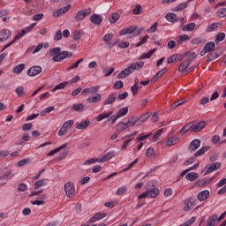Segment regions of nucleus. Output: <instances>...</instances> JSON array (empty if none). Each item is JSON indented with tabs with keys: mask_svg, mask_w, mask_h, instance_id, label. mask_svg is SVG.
Listing matches in <instances>:
<instances>
[{
	"mask_svg": "<svg viewBox=\"0 0 226 226\" xmlns=\"http://www.w3.org/2000/svg\"><path fill=\"white\" fill-rule=\"evenodd\" d=\"M50 56H53V61L55 63H61L64 59L73 57V54L69 51H61V48H53L49 49Z\"/></svg>",
	"mask_w": 226,
	"mask_h": 226,
	"instance_id": "nucleus-1",
	"label": "nucleus"
},
{
	"mask_svg": "<svg viewBox=\"0 0 226 226\" xmlns=\"http://www.w3.org/2000/svg\"><path fill=\"white\" fill-rule=\"evenodd\" d=\"M191 124V133H199L203 128H206V121L197 123V120L189 122Z\"/></svg>",
	"mask_w": 226,
	"mask_h": 226,
	"instance_id": "nucleus-2",
	"label": "nucleus"
},
{
	"mask_svg": "<svg viewBox=\"0 0 226 226\" xmlns=\"http://www.w3.org/2000/svg\"><path fill=\"white\" fill-rule=\"evenodd\" d=\"M64 192L65 195L69 197V199H73V197H75V184L72 182H67L64 185Z\"/></svg>",
	"mask_w": 226,
	"mask_h": 226,
	"instance_id": "nucleus-3",
	"label": "nucleus"
},
{
	"mask_svg": "<svg viewBox=\"0 0 226 226\" xmlns=\"http://www.w3.org/2000/svg\"><path fill=\"white\" fill-rule=\"evenodd\" d=\"M195 204H197V198L192 196L189 199H186L184 203V211L188 212L192 210V207H195Z\"/></svg>",
	"mask_w": 226,
	"mask_h": 226,
	"instance_id": "nucleus-4",
	"label": "nucleus"
},
{
	"mask_svg": "<svg viewBox=\"0 0 226 226\" xmlns=\"http://www.w3.org/2000/svg\"><path fill=\"white\" fill-rule=\"evenodd\" d=\"M87 15H91V8L84 9L77 12L75 16L76 22H80V20H84Z\"/></svg>",
	"mask_w": 226,
	"mask_h": 226,
	"instance_id": "nucleus-5",
	"label": "nucleus"
},
{
	"mask_svg": "<svg viewBox=\"0 0 226 226\" xmlns=\"http://www.w3.org/2000/svg\"><path fill=\"white\" fill-rule=\"evenodd\" d=\"M41 72H42L41 66L34 65L30 67L26 71V74L28 75V77H36V75H40Z\"/></svg>",
	"mask_w": 226,
	"mask_h": 226,
	"instance_id": "nucleus-6",
	"label": "nucleus"
},
{
	"mask_svg": "<svg viewBox=\"0 0 226 226\" xmlns=\"http://www.w3.org/2000/svg\"><path fill=\"white\" fill-rule=\"evenodd\" d=\"M216 49V44L213 41L207 42L203 48V49L200 51V56H204L205 54H207V52H213Z\"/></svg>",
	"mask_w": 226,
	"mask_h": 226,
	"instance_id": "nucleus-7",
	"label": "nucleus"
},
{
	"mask_svg": "<svg viewBox=\"0 0 226 226\" xmlns=\"http://www.w3.org/2000/svg\"><path fill=\"white\" fill-rule=\"evenodd\" d=\"M138 29H139V26H131L122 29L119 34L120 36H124V34H133V33H135Z\"/></svg>",
	"mask_w": 226,
	"mask_h": 226,
	"instance_id": "nucleus-8",
	"label": "nucleus"
},
{
	"mask_svg": "<svg viewBox=\"0 0 226 226\" xmlns=\"http://www.w3.org/2000/svg\"><path fill=\"white\" fill-rule=\"evenodd\" d=\"M24 34H27L26 28L23 29L21 32H19L18 34H16L14 39L10 43L6 44L4 47L3 50H5V49H8V47H11V45H13V43H15V41H17V40H20V38H22V36H24Z\"/></svg>",
	"mask_w": 226,
	"mask_h": 226,
	"instance_id": "nucleus-9",
	"label": "nucleus"
},
{
	"mask_svg": "<svg viewBox=\"0 0 226 226\" xmlns=\"http://www.w3.org/2000/svg\"><path fill=\"white\" fill-rule=\"evenodd\" d=\"M106 216H107L106 213H102V212L96 213L93 217H91L87 221V223H94L99 220H103V218H105Z\"/></svg>",
	"mask_w": 226,
	"mask_h": 226,
	"instance_id": "nucleus-10",
	"label": "nucleus"
},
{
	"mask_svg": "<svg viewBox=\"0 0 226 226\" xmlns=\"http://www.w3.org/2000/svg\"><path fill=\"white\" fill-rule=\"evenodd\" d=\"M200 144H201L200 139H193L188 147L189 151L191 153L197 151L198 147H200Z\"/></svg>",
	"mask_w": 226,
	"mask_h": 226,
	"instance_id": "nucleus-11",
	"label": "nucleus"
},
{
	"mask_svg": "<svg viewBox=\"0 0 226 226\" xmlns=\"http://www.w3.org/2000/svg\"><path fill=\"white\" fill-rule=\"evenodd\" d=\"M90 22L95 26H101L102 22H103V18L100 14H93L90 16Z\"/></svg>",
	"mask_w": 226,
	"mask_h": 226,
	"instance_id": "nucleus-12",
	"label": "nucleus"
},
{
	"mask_svg": "<svg viewBox=\"0 0 226 226\" xmlns=\"http://www.w3.org/2000/svg\"><path fill=\"white\" fill-rule=\"evenodd\" d=\"M11 36V31L9 29H3L0 31V43L1 41H6L8 38Z\"/></svg>",
	"mask_w": 226,
	"mask_h": 226,
	"instance_id": "nucleus-13",
	"label": "nucleus"
},
{
	"mask_svg": "<svg viewBox=\"0 0 226 226\" xmlns=\"http://www.w3.org/2000/svg\"><path fill=\"white\" fill-rule=\"evenodd\" d=\"M220 167H222V163L220 162L212 163L208 168H207L205 176H207V174H211V172H215V170H218Z\"/></svg>",
	"mask_w": 226,
	"mask_h": 226,
	"instance_id": "nucleus-14",
	"label": "nucleus"
},
{
	"mask_svg": "<svg viewBox=\"0 0 226 226\" xmlns=\"http://www.w3.org/2000/svg\"><path fill=\"white\" fill-rule=\"evenodd\" d=\"M112 114H114V111L103 112L99 114L95 119L100 123L101 121H103V119H110Z\"/></svg>",
	"mask_w": 226,
	"mask_h": 226,
	"instance_id": "nucleus-15",
	"label": "nucleus"
},
{
	"mask_svg": "<svg viewBox=\"0 0 226 226\" xmlns=\"http://www.w3.org/2000/svg\"><path fill=\"white\" fill-rule=\"evenodd\" d=\"M112 38H114V34H107L103 36V41H105L106 45H108V49H112V47H114L116 45V43H111L110 41L112 40Z\"/></svg>",
	"mask_w": 226,
	"mask_h": 226,
	"instance_id": "nucleus-16",
	"label": "nucleus"
},
{
	"mask_svg": "<svg viewBox=\"0 0 226 226\" xmlns=\"http://www.w3.org/2000/svg\"><path fill=\"white\" fill-rule=\"evenodd\" d=\"M111 158H114V152L110 151L105 154L100 159H97V162L99 163H103L105 162H109V160H111Z\"/></svg>",
	"mask_w": 226,
	"mask_h": 226,
	"instance_id": "nucleus-17",
	"label": "nucleus"
},
{
	"mask_svg": "<svg viewBox=\"0 0 226 226\" xmlns=\"http://www.w3.org/2000/svg\"><path fill=\"white\" fill-rule=\"evenodd\" d=\"M207 199H209V191L208 190H204L199 192L198 194V200L200 202H204V200H207Z\"/></svg>",
	"mask_w": 226,
	"mask_h": 226,
	"instance_id": "nucleus-18",
	"label": "nucleus"
},
{
	"mask_svg": "<svg viewBox=\"0 0 226 226\" xmlns=\"http://www.w3.org/2000/svg\"><path fill=\"white\" fill-rule=\"evenodd\" d=\"M128 128L132 126H135V124H139V117L132 116L131 117L128 121L125 123Z\"/></svg>",
	"mask_w": 226,
	"mask_h": 226,
	"instance_id": "nucleus-19",
	"label": "nucleus"
},
{
	"mask_svg": "<svg viewBox=\"0 0 226 226\" xmlns=\"http://www.w3.org/2000/svg\"><path fill=\"white\" fill-rule=\"evenodd\" d=\"M213 179H215V177H212L210 178H203L202 180H198L196 184L200 187L207 186V185H209L211 181H213Z\"/></svg>",
	"mask_w": 226,
	"mask_h": 226,
	"instance_id": "nucleus-20",
	"label": "nucleus"
},
{
	"mask_svg": "<svg viewBox=\"0 0 226 226\" xmlns=\"http://www.w3.org/2000/svg\"><path fill=\"white\" fill-rule=\"evenodd\" d=\"M151 112H147L145 114H143L140 117H139V122L137 124V126H140L142 125L143 123H146V121H147V119H149V117H151Z\"/></svg>",
	"mask_w": 226,
	"mask_h": 226,
	"instance_id": "nucleus-21",
	"label": "nucleus"
},
{
	"mask_svg": "<svg viewBox=\"0 0 226 226\" xmlns=\"http://www.w3.org/2000/svg\"><path fill=\"white\" fill-rule=\"evenodd\" d=\"M147 193L148 195V199H155V197H158L160 194V190L158 188H154L147 191Z\"/></svg>",
	"mask_w": 226,
	"mask_h": 226,
	"instance_id": "nucleus-22",
	"label": "nucleus"
},
{
	"mask_svg": "<svg viewBox=\"0 0 226 226\" xmlns=\"http://www.w3.org/2000/svg\"><path fill=\"white\" fill-rule=\"evenodd\" d=\"M116 102V93L110 94L103 102V105H112Z\"/></svg>",
	"mask_w": 226,
	"mask_h": 226,
	"instance_id": "nucleus-23",
	"label": "nucleus"
},
{
	"mask_svg": "<svg viewBox=\"0 0 226 226\" xmlns=\"http://www.w3.org/2000/svg\"><path fill=\"white\" fill-rule=\"evenodd\" d=\"M121 15H119V13L117 12H113L111 14H109V20L110 24H116V22H117V20H119Z\"/></svg>",
	"mask_w": 226,
	"mask_h": 226,
	"instance_id": "nucleus-24",
	"label": "nucleus"
},
{
	"mask_svg": "<svg viewBox=\"0 0 226 226\" xmlns=\"http://www.w3.org/2000/svg\"><path fill=\"white\" fill-rule=\"evenodd\" d=\"M129 66L131 67V70H132V72H135V70H140V68H144V62L142 61L136 62V63L131 64Z\"/></svg>",
	"mask_w": 226,
	"mask_h": 226,
	"instance_id": "nucleus-25",
	"label": "nucleus"
},
{
	"mask_svg": "<svg viewBox=\"0 0 226 226\" xmlns=\"http://www.w3.org/2000/svg\"><path fill=\"white\" fill-rule=\"evenodd\" d=\"M89 124H91V121L87 120L81 123H77L76 124V128L77 130H86V128H87V126H89Z\"/></svg>",
	"mask_w": 226,
	"mask_h": 226,
	"instance_id": "nucleus-26",
	"label": "nucleus"
},
{
	"mask_svg": "<svg viewBox=\"0 0 226 226\" xmlns=\"http://www.w3.org/2000/svg\"><path fill=\"white\" fill-rule=\"evenodd\" d=\"M39 199L40 200L31 201V204H33V206H43V204H45V199H47V195L43 194Z\"/></svg>",
	"mask_w": 226,
	"mask_h": 226,
	"instance_id": "nucleus-27",
	"label": "nucleus"
},
{
	"mask_svg": "<svg viewBox=\"0 0 226 226\" xmlns=\"http://www.w3.org/2000/svg\"><path fill=\"white\" fill-rule=\"evenodd\" d=\"M88 103H98L102 100V94H96L95 96L88 97Z\"/></svg>",
	"mask_w": 226,
	"mask_h": 226,
	"instance_id": "nucleus-28",
	"label": "nucleus"
},
{
	"mask_svg": "<svg viewBox=\"0 0 226 226\" xmlns=\"http://www.w3.org/2000/svg\"><path fill=\"white\" fill-rule=\"evenodd\" d=\"M216 220H218V215L216 214H214L210 218L207 219L206 226L216 225Z\"/></svg>",
	"mask_w": 226,
	"mask_h": 226,
	"instance_id": "nucleus-29",
	"label": "nucleus"
},
{
	"mask_svg": "<svg viewBox=\"0 0 226 226\" xmlns=\"http://www.w3.org/2000/svg\"><path fill=\"white\" fill-rule=\"evenodd\" d=\"M164 73H167V67H164L163 69L160 70L154 77L152 79V82H156L157 79H160V77H162Z\"/></svg>",
	"mask_w": 226,
	"mask_h": 226,
	"instance_id": "nucleus-30",
	"label": "nucleus"
},
{
	"mask_svg": "<svg viewBox=\"0 0 226 226\" xmlns=\"http://www.w3.org/2000/svg\"><path fill=\"white\" fill-rule=\"evenodd\" d=\"M209 149H211V147H201L200 150H198L194 154V158H198V156H202V154H204L206 152L209 151Z\"/></svg>",
	"mask_w": 226,
	"mask_h": 226,
	"instance_id": "nucleus-31",
	"label": "nucleus"
},
{
	"mask_svg": "<svg viewBox=\"0 0 226 226\" xmlns=\"http://www.w3.org/2000/svg\"><path fill=\"white\" fill-rule=\"evenodd\" d=\"M165 19L166 20H168V22H171L172 24H174V22L177 20V15L172 12H169L168 14H166Z\"/></svg>",
	"mask_w": 226,
	"mask_h": 226,
	"instance_id": "nucleus-32",
	"label": "nucleus"
},
{
	"mask_svg": "<svg viewBox=\"0 0 226 226\" xmlns=\"http://www.w3.org/2000/svg\"><path fill=\"white\" fill-rule=\"evenodd\" d=\"M26 68V64H19L16 66H14L13 68V73H22V72H24V69Z\"/></svg>",
	"mask_w": 226,
	"mask_h": 226,
	"instance_id": "nucleus-33",
	"label": "nucleus"
},
{
	"mask_svg": "<svg viewBox=\"0 0 226 226\" xmlns=\"http://www.w3.org/2000/svg\"><path fill=\"white\" fill-rule=\"evenodd\" d=\"M68 146V144H64L56 148H55L54 150H51L49 153H48V156H54V154H56V153H59V151L64 149V147H66Z\"/></svg>",
	"mask_w": 226,
	"mask_h": 226,
	"instance_id": "nucleus-34",
	"label": "nucleus"
},
{
	"mask_svg": "<svg viewBox=\"0 0 226 226\" xmlns=\"http://www.w3.org/2000/svg\"><path fill=\"white\" fill-rule=\"evenodd\" d=\"M185 8H188V3H182L176 7L171 9V11H181L185 10Z\"/></svg>",
	"mask_w": 226,
	"mask_h": 226,
	"instance_id": "nucleus-35",
	"label": "nucleus"
},
{
	"mask_svg": "<svg viewBox=\"0 0 226 226\" xmlns=\"http://www.w3.org/2000/svg\"><path fill=\"white\" fill-rule=\"evenodd\" d=\"M156 52V49H150L149 52L141 55L139 59H149Z\"/></svg>",
	"mask_w": 226,
	"mask_h": 226,
	"instance_id": "nucleus-36",
	"label": "nucleus"
},
{
	"mask_svg": "<svg viewBox=\"0 0 226 226\" xmlns=\"http://www.w3.org/2000/svg\"><path fill=\"white\" fill-rule=\"evenodd\" d=\"M126 128H128V125L126 124V123L119 122L117 124V132L118 133H121V132H124V130H126Z\"/></svg>",
	"mask_w": 226,
	"mask_h": 226,
	"instance_id": "nucleus-37",
	"label": "nucleus"
},
{
	"mask_svg": "<svg viewBox=\"0 0 226 226\" xmlns=\"http://www.w3.org/2000/svg\"><path fill=\"white\" fill-rule=\"evenodd\" d=\"M82 36H84V31H82V30H75L74 31L73 40L75 41H79V40H80V38H82Z\"/></svg>",
	"mask_w": 226,
	"mask_h": 226,
	"instance_id": "nucleus-38",
	"label": "nucleus"
},
{
	"mask_svg": "<svg viewBox=\"0 0 226 226\" xmlns=\"http://www.w3.org/2000/svg\"><path fill=\"white\" fill-rule=\"evenodd\" d=\"M185 179H187L188 181H195V179H199V174L195 172L188 173L185 176Z\"/></svg>",
	"mask_w": 226,
	"mask_h": 226,
	"instance_id": "nucleus-39",
	"label": "nucleus"
},
{
	"mask_svg": "<svg viewBox=\"0 0 226 226\" xmlns=\"http://www.w3.org/2000/svg\"><path fill=\"white\" fill-rule=\"evenodd\" d=\"M187 132H192V124L188 123L179 131L180 135H185Z\"/></svg>",
	"mask_w": 226,
	"mask_h": 226,
	"instance_id": "nucleus-40",
	"label": "nucleus"
},
{
	"mask_svg": "<svg viewBox=\"0 0 226 226\" xmlns=\"http://www.w3.org/2000/svg\"><path fill=\"white\" fill-rule=\"evenodd\" d=\"M126 114H128V107L120 109L115 116L119 119V117H123V116H126Z\"/></svg>",
	"mask_w": 226,
	"mask_h": 226,
	"instance_id": "nucleus-41",
	"label": "nucleus"
},
{
	"mask_svg": "<svg viewBox=\"0 0 226 226\" xmlns=\"http://www.w3.org/2000/svg\"><path fill=\"white\" fill-rule=\"evenodd\" d=\"M190 66V60H185L180 65L178 66V72H185L186 68Z\"/></svg>",
	"mask_w": 226,
	"mask_h": 226,
	"instance_id": "nucleus-42",
	"label": "nucleus"
},
{
	"mask_svg": "<svg viewBox=\"0 0 226 226\" xmlns=\"http://www.w3.org/2000/svg\"><path fill=\"white\" fill-rule=\"evenodd\" d=\"M196 26L197 25L195 23H189L183 26L182 31H193V29H195Z\"/></svg>",
	"mask_w": 226,
	"mask_h": 226,
	"instance_id": "nucleus-43",
	"label": "nucleus"
},
{
	"mask_svg": "<svg viewBox=\"0 0 226 226\" xmlns=\"http://www.w3.org/2000/svg\"><path fill=\"white\" fill-rule=\"evenodd\" d=\"M74 123L75 122L73 120H68L65 123H64L62 128L65 129L68 132V130H70V128L73 126Z\"/></svg>",
	"mask_w": 226,
	"mask_h": 226,
	"instance_id": "nucleus-44",
	"label": "nucleus"
},
{
	"mask_svg": "<svg viewBox=\"0 0 226 226\" xmlns=\"http://www.w3.org/2000/svg\"><path fill=\"white\" fill-rule=\"evenodd\" d=\"M69 82L68 81H64L62 82L58 85H56L54 88H53V93H55V91H58V89H64V87H66V86H68Z\"/></svg>",
	"mask_w": 226,
	"mask_h": 226,
	"instance_id": "nucleus-45",
	"label": "nucleus"
},
{
	"mask_svg": "<svg viewBox=\"0 0 226 226\" xmlns=\"http://www.w3.org/2000/svg\"><path fill=\"white\" fill-rule=\"evenodd\" d=\"M133 15H140L142 13V5L136 4L134 9L132 10Z\"/></svg>",
	"mask_w": 226,
	"mask_h": 226,
	"instance_id": "nucleus-46",
	"label": "nucleus"
},
{
	"mask_svg": "<svg viewBox=\"0 0 226 226\" xmlns=\"http://www.w3.org/2000/svg\"><path fill=\"white\" fill-rule=\"evenodd\" d=\"M225 40V33H219L215 37V44L218 45L220 41H223Z\"/></svg>",
	"mask_w": 226,
	"mask_h": 226,
	"instance_id": "nucleus-47",
	"label": "nucleus"
},
{
	"mask_svg": "<svg viewBox=\"0 0 226 226\" xmlns=\"http://www.w3.org/2000/svg\"><path fill=\"white\" fill-rule=\"evenodd\" d=\"M185 56H188L186 61H189V63H192V61H193V59L197 58V53H195V52H187V53H185Z\"/></svg>",
	"mask_w": 226,
	"mask_h": 226,
	"instance_id": "nucleus-48",
	"label": "nucleus"
},
{
	"mask_svg": "<svg viewBox=\"0 0 226 226\" xmlns=\"http://www.w3.org/2000/svg\"><path fill=\"white\" fill-rule=\"evenodd\" d=\"M162 133H163V129H160L156 132H154L152 142H156L157 140H159L160 135H162Z\"/></svg>",
	"mask_w": 226,
	"mask_h": 226,
	"instance_id": "nucleus-49",
	"label": "nucleus"
},
{
	"mask_svg": "<svg viewBox=\"0 0 226 226\" xmlns=\"http://www.w3.org/2000/svg\"><path fill=\"white\" fill-rule=\"evenodd\" d=\"M72 110H74V112H82V110H84V104H74L72 106Z\"/></svg>",
	"mask_w": 226,
	"mask_h": 226,
	"instance_id": "nucleus-50",
	"label": "nucleus"
},
{
	"mask_svg": "<svg viewBox=\"0 0 226 226\" xmlns=\"http://www.w3.org/2000/svg\"><path fill=\"white\" fill-rule=\"evenodd\" d=\"M220 56H222V53H215V55L210 54L207 59V63H211V61H214V59H218V57H220Z\"/></svg>",
	"mask_w": 226,
	"mask_h": 226,
	"instance_id": "nucleus-51",
	"label": "nucleus"
},
{
	"mask_svg": "<svg viewBox=\"0 0 226 226\" xmlns=\"http://www.w3.org/2000/svg\"><path fill=\"white\" fill-rule=\"evenodd\" d=\"M179 142V138H170L167 140V146H176Z\"/></svg>",
	"mask_w": 226,
	"mask_h": 226,
	"instance_id": "nucleus-52",
	"label": "nucleus"
},
{
	"mask_svg": "<svg viewBox=\"0 0 226 226\" xmlns=\"http://www.w3.org/2000/svg\"><path fill=\"white\" fill-rule=\"evenodd\" d=\"M192 45H202L204 43H206V41H204V40H202V38L200 37H197L192 40Z\"/></svg>",
	"mask_w": 226,
	"mask_h": 226,
	"instance_id": "nucleus-53",
	"label": "nucleus"
},
{
	"mask_svg": "<svg viewBox=\"0 0 226 226\" xmlns=\"http://www.w3.org/2000/svg\"><path fill=\"white\" fill-rule=\"evenodd\" d=\"M128 190V187L123 185L121 186L120 188L117 189V192H116V195H124V193H126Z\"/></svg>",
	"mask_w": 226,
	"mask_h": 226,
	"instance_id": "nucleus-54",
	"label": "nucleus"
},
{
	"mask_svg": "<svg viewBox=\"0 0 226 226\" xmlns=\"http://www.w3.org/2000/svg\"><path fill=\"white\" fill-rule=\"evenodd\" d=\"M102 72L103 73H105V77H109V75H112V73H114V67H111L110 69L103 67Z\"/></svg>",
	"mask_w": 226,
	"mask_h": 226,
	"instance_id": "nucleus-55",
	"label": "nucleus"
},
{
	"mask_svg": "<svg viewBox=\"0 0 226 226\" xmlns=\"http://www.w3.org/2000/svg\"><path fill=\"white\" fill-rule=\"evenodd\" d=\"M29 163H31V160L23 159L18 162V167H25V165H29Z\"/></svg>",
	"mask_w": 226,
	"mask_h": 226,
	"instance_id": "nucleus-56",
	"label": "nucleus"
},
{
	"mask_svg": "<svg viewBox=\"0 0 226 226\" xmlns=\"http://www.w3.org/2000/svg\"><path fill=\"white\" fill-rule=\"evenodd\" d=\"M45 184V179H41L37 182H35L34 184V190H38L40 188H41V186H43Z\"/></svg>",
	"mask_w": 226,
	"mask_h": 226,
	"instance_id": "nucleus-57",
	"label": "nucleus"
},
{
	"mask_svg": "<svg viewBox=\"0 0 226 226\" xmlns=\"http://www.w3.org/2000/svg\"><path fill=\"white\" fill-rule=\"evenodd\" d=\"M195 220H197V217L193 216L191 219H189L187 222H184L183 224H180L179 226H190L195 223Z\"/></svg>",
	"mask_w": 226,
	"mask_h": 226,
	"instance_id": "nucleus-58",
	"label": "nucleus"
},
{
	"mask_svg": "<svg viewBox=\"0 0 226 226\" xmlns=\"http://www.w3.org/2000/svg\"><path fill=\"white\" fill-rule=\"evenodd\" d=\"M147 40H149V35H145L141 38V41L137 43L136 47H142L145 43H147Z\"/></svg>",
	"mask_w": 226,
	"mask_h": 226,
	"instance_id": "nucleus-59",
	"label": "nucleus"
},
{
	"mask_svg": "<svg viewBox=\"0 0 226 226\" xmlns=\"http://www.w3.org/2000/svg\"><path fill=\"white\" fill-rule=\"evenodd\" d=\"M217 16L219 17V19H224V17H226V8H221L217 11Z\"/></svg>",
	"mask_w": 226,
	"mask_h": 226,
	"instance_id": "nucleus-60",
	"label": "nucleus"
},
{
	"mask_svg": "<svg viewBox=\"0 0 226 226\" xmlns=\"http://www.w3.org/2000/svg\"><path fill=\"white\" fill-rule=\"evenodd\" d=\"M190 40V36L188 34H182L178 37V43H181L183 41H188Z\"/></svg>",
	"mask_w": 226,
	"mask_h": 226,
	"instance_id": "nucleus-61",
	"label": "nucleus"
},
{
	"mask_svg": "<svg viewBox=\"0 0 226 226\" xmlns=\"http://www.w3.org/2000/svg\"><path fill=\"white\" fill-rule=\"evenodd\" d=\"M183 103H185V101L183 100H178L177 102H175L173 104H171L170 109H177V107H181V105H183Z\"/></svg>",
	"mask_w": 226,
	"mask_h": 226,
	"instance_id": "nucleus-62",
	"label": "nucleus"
},
{
	"mask_svg": "<svg viewBox=\"0 0 226 226\" xmlns=\"http://www.w3.org/2000/svg\"><path fill=\"white\" fill-rule=\"evenodd\" d=\"M124 86V83H123V81H121V80H118V81L115 82L113 87L115 89H123Z\"/></svg>",
	"mask_w": 226,
	"mask_h": 226,
	"instance_id": "nucleus-63",
	"label": "nucleus"
},
{
	"mask_svg": "<svg viewBox=\"0 0 226 226\" xmlns=\"http://www.w3.org/2000/svg\"><path fill=\"white\" fill-rule=\"evenodd\" d=\"M27 190V185L21 183L18 185V192H26Z\"/></svg>",
	"mask_w": 226,
	"mask_h": 226,
	"instance_id": "nucleus-64",
	"label": "nucleus"
}]
</instances>
